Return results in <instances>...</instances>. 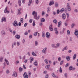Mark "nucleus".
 <instances>
[{
  "label": "nucleus",
  "instance_id": "1",
  "mask_svg": "<svg viewBox=\"0 0 78 78\" xmlns=\"http://www.w3.org/2000/svg\"><path fill=\"white\" fill-rule=\"evenodd\" d=\"M32 15L34 16V18L35 19H39L40 16H38L37 17V12L34 11L32 13Z\"/></svg>",
  "mask_w": 78,
  "mask_h": 78
},
{
  "label": "nucleus",
  "instance_id": "2",
  "mask_svg": "<svg viewBox=\"0 0 78 78\" xmlns=\"http://www.w3.org/2000/svg\"><path fill=\"white\" fill-rule=\"evenodd\" d=\"M12 24L13 26H15V27H17V26H18V24L17 23V22L16 21H15L14 22L12 23Z\"/></svg>",
  "mask_w": 78,
  "mask_h": 78
},
{
  "label": "nucleus",
  "instance_id": "3",
  "mask_svg": "<svg viewBox=\"0 0 78 78\" xmlns=\"http://www.w3.org/2000/svg\"><path fill=\"white\" fill-rule=\"evenodd\" d=\"M23 76H24V78H28V75H27L26 73H24V74L23 75Z\"/></svg>",
  "mask_w": 78,
  "mask_h": 78
},
{
  "label": "nucleus",
  "instance_id": "4",
  "mask_svg": "<svg viewBox=\"0 0 78 78\" xmlns=\"http://www.w3.org/2000/svg\"><path fill=\"white\" fill-rule=\"evenodd\" d=\"M8 9V7H6L4 10V12L5 13H7V14H8L9 12L8 11H7V9Z\"/></svg>",
  "mask_w": 78,
  "mask_h": 78
},
{
  "label": "nucleus",
  "instance_id": "5",
  "mask_svg": "<svg viewBox=\"0 0 78 78\" xmlns=\"http://www.w3.org/2000/svg\"><path fill=\"white\" fill-rule=\"evenodd\" d=\"M74 34L75 35V36H78V31L77 30H75V32H74Z\"/></svg>",
  "mask_w": 78,
  "mask_h": 78
},
{
  "label": "nucleus",
  "instance_id": "6",
  "mask_svg": "<svg viewBox=\"0 0 78 78\" xmlns=\"http://www.w3.org/2000/svg\"><path fill=\"white\" fill-rule=\"evenodd\" d=\"M49 30L50 31H53V28L52 27V25L51 24L49 27Z\"/></svg>",
  "mask_w": 78,
  "mask_h": 78
},
{
  "label": "nucleus",
  "instance_id": "7",
  "mask_svg": "<svg viewBox=\"0 0 78 78\" xmlns=\"http://www.w3.org/2000/svg\"><path fill=\"white\" fill-rule=\"evenodd\" d=\"M46 36L47 38H49L50 37V34L48 32H47L46 34Z\"/></svg>",
  "mask_w": 78,
  "mask_h": 78
},
{
  "label": "nucleus",
  "instance_id": "8",
  "mask_svg": "<svg viewBox=\"0 0 78 78\" xmlns=\"http://www.w3.org/2000/svg\"><path fill=\"white\" fill-rule=\"evenodd\" d=\"M12 76H15V77H16V76H17V72H14L13 73V74L12 75Z\"/></svg>",
  "mask_w": 78,
  "mask_h": 78
},
{
  "label": "nucleus",
  "instance_id": "9",
  "mask_svg": "<svg viewBox=\"0 0 78 78\" xmlns=\"http://www.w3.org/2000/svg\"><path fill=\"white\" fill-rule=\"evenodd\" d=\"M62 17L63 19H66V14H63L62 16Z\"/></svg>",
  "mask_w": 78,
  "mask_h": 78
},
{
  "label": "nucleus",
  "instance_id": "10",
  "mask_svg": "<svg viewBox=\"0 0 78 78\" xmlns=\"http://www.w3.org/2000/svg\"><path fill=\"white\" fill-rule=\"evenodd\" d=\"M54 4V2L53 1H50L49 4V6H51L52 5Z\"/></svg>",
  "mask_w": 78,
  "mask_h": 78
},
{
  "label": "nucleus",
  "instance_id": "11",
  "mask_svg": "<svg viewBox=\"0 0 78 78\" xmlns=\"http://www.w3.org/2000/svg\"><path fill=\"white\" fill-rule=\"evenodd\" d=\"M2 35H3V36H5V34H6V32H5V31L4 30H3L2 32Z\"/></svg>",
  "mask_w": 78,
  "mask_h": 78
},
{
  "label": "nucleus",
  "instance_id": "12",
  "mask_svg": "<svg viewBox=\"0 0 78 78\" xmlns=\"http://www.w3.org/2000/svg\"><path fill=\"white\" fill-rule=\"evenodd\" d=\"M32 3V0H29V3H28V6H30Z\"/></svg>",
  "mask_w": 78,
  "mask_h": 78
},
{
  "label": "nucleus",
  "instance_id": "13",
  "mask_svg": "<svg viewBox=\"0 0 78 78\" xmlns=\"http://www.w3.org/2000/svg\"><path fill=\"white\" fill-rule=\"evenodd\" d=\"M32 55H33V56H37L36 54H35L34 51L32 52Z\"/></svg>",
  "mask_w": 78,
  "mask_h": 78
},
{
  "label": "nucleus",
  "instance_id": "14",
  "mask_svg": "<svg viewBox=\"0 0 78 78\" xmlns=\"http://www.w3.org/2000/svg\"><path fill=\"white\" fill-rule=\"evenodd\" d=\"M66 58L67 61H69L70 60V57L68 56L66 57Z\"/></svg>",
  "mask_w": 78,
  "mask_h": 78
},
{
  "label": "nucleus",
  "instance_id": "15",
  "mask_svg": "<svg viewBox=\"0 0 78 78\" xmlns=\"http://www.w3.org/2000/svg\"><path fill=\"white\" fill-rule=\"evenodd\" d=\"M34 65L35 66H37V61H36L34 63Z\"/></svg>",
  "mask_w": 78,
  "mask_h": 78
},
{
  "label": "nucleus",
  "instance_id": "16",
  "mask_svg": "<svg viewBox=\"0 0 78 78\" xmlns=\"http://www.w3.org/2000/svg\"><path fill=\"white\" fill-rule=\"evenodd\" d=\"M76 54H75L73 57V59L74 60V59H75V58H76Z\"/></svg>",
  "mask_w": 78,
  "mask_h": 78
},
{
  "label": "nucleus",
  "instance_id": "17",
  "mask_svg": "<svg viewBox=\"0 0 78 78\" xmlns=\"http://www.w3.org/2000/svg\"><path fill=\"white\" fill-rule=\"evenodd\" d=\"M18 3L19 6H21V5L22 4V3L21 2V1L20 0H19L18 1Z\"/></svg>",
  "mask_w": 78,
  "mask_h": 78
},
{
  "label": "nucleus",
  "instance_id": "18",
  "mask_svg": "<svg viewBox=\"0 0 78 78\" xmlns=\"http://www.w3.org/2000/svg\"><path fill=\"white\" fill-rule=\"evenodd\" d=\"M18 15H20V9H18Z\"/></svg>",
  "mask_w": 78,
  "mask_h": 78
},
{
  "label": "nucleus",
  "instance_id": "19",
  "mask_svg": "<svg viewBox=\"0 0 78 78\" xmlns=\"http://www.w3.org/2000/svg\"><path fill=\"white\" fill-rule=\"evenodd\" d=\"M47 50V48H45L43 50V53H44L45 52L46 50Z\"/></svg>",
  "mask_w": 78,
  "mask_h": 78
},
{
  "label": "nucleus",
  "instance_id": "20",
  "mask_svg": "<svg viewBox=\"0 0 78 78\" xmlns=\"http://www.w3.org/2000/svg\"><path fill=\"white\" fill-rule=\"evenodd\" d=\"M37 33H38V32H36L34 33V36H37Z\"/></svg>",
  "mask_w": 78,
  "mask_h": 78
},
{
  "label": "nucleus",
  "instance_id": "21",
  "mask_svg": "<svg viewBox=\"0 0 78 78\" xmlns=\"http://www.w3.org/2000/svg\"><path fill=\"white\" fill-rule=\"evenodd\" d=\"M61 22L60 21L58 23V27H60V25H61Z\"/></svg>",
  "mask_w": 78,
  "mask_h": 78
},
{
  "label": "nucleus",
  "instance_id": "22",
  "mask_svg": "<svg viewBox=\"0 0 78 78\" xmlns=\"http://www.w3.org/2000/svg\"><path fill=\"white\" fill-rule=\"evenodd\" d=\"M59 72L60 73H62V68H61V67H60V69H59Z\"/></svg>",
  "mask_w": 78,
  "mask_h": 78
},
{
  "label": "nucleus",
  "instance_id": "23",
  "mask_svg": "<svg viewBox=\"0 0 78 78\" xmlns=\"http://www.w3.org/2000/svg\"><path fill=\"white\" fill-rule=\"evenodd\" d=\"M5 62H6L7 64V65H9V62H8V60L6 59H5Z\"/></svg>",
  "mask_w": 78,
  "mask_h": 78
},
{
  "label": "nucleus",
  "instance_id": "24",
  "mask_svg": "<svg viewBox=\"0 0 78 78\" xmlns=\"http://www.w3.org/2000/svg\"><path fill=\"white\" fill-rule=\"evenodd\" d=\"M19 70L20 72H21L23 70V68H22L20 67L19 69Z\"/></svg>",
  "mask_w": 78,
  "mask_h": 78
},
{
  "label": "nucleus",
  "instance_id": "25",
  "mask_svg": "<svg viewBox=\"0 0 78 78\" xmlns=\"http://www.w3.org/2000/svg\"><path fill=\"white\" fill-rule=\"evenodd\" d=\"M16 38H17L18 39H19L20 38V35H16Z\"/></svg>",
  "mask_w": 78,
  "mask_h": 78
},
{
  "label": "nucleus",
  "instance_id": "26",
  "mask_svg": "<svg viewBox=\"0 0 78 78\" xmlns=\"http://www.w3.org/2000/svg\"><path fill=\"white\" fill-rule=\"evenodd\" d=\"M50 7H48V8H47V9H48V10L47 11V12H50Z\"/></svg>",
  "mask_w": 78,
  "mask_h": 78
},
{
  "label": "nucleus",
  "instance_id": "27",
  "mask_svg": "<svg viewBox=\"0 0 78 78\" xmlns=\"http://www.w3.org/2000/svg\"><path fill=\"white\" fill-rule=\"evenodd\" d=\"M67 34H68V36H69V35H70V31H69V30H67Z\"/></svg>",
  "mask_w": 78,
  "mask_h": 78
},
{
  "label": "nucleus",
  "instance_id": "28",
  "mask_svg": "<svg viewBox=\"0 0 78 78\" xmlns=\"http://www.w3.org/2000/svg\"><path fill=\"white\" fill-rule=\"evenodd\" d=\"M54 23H55V24L58 23V22L57 21V20H54L53 21Z\"/></svg>",
  "mask_w": 78,
  "mask_h": 78
},
{
  "label": "nucleus",
  "instance_id": "29",
  "mask_svg": "<svg viewBox=\"0 0 78 78\" xmlns=\"http://www.w3.org/2000/svg\"><path fill=\"white\" fill-rule=\"evenodd\" d=\"M42 36L43 37H45V33L44 32H42Z\"/></svg>",
  "mask_w": 78,
  "mask_h": 78
},
{
  "label": "nucleus",
  "instance_id": "30",
  "mask_svg": "<svg viewBox=\"0 0 78 78\" xmlns=\"http://www.w3.org/2000/svg\"><path fill=\"white\" fill-rule=\"evenodd\" d=\"M52 76L53 77H54V78H55V77H56V75H55V74H54V73H52Z\"/></svg>",
  "mask_w": 78,
  "mask_h": 78
},
{
  "label": "nucleus",
  "instance_id": "31",
  "mask_svg": "<svg viewBox=\"0 0 78 78\" xmlns=\"http://www.w3.org/2000/svg\"><path fill=\"white\" fill-rule=\"evenodd\" d=\"M56 45H57V47L55 46V48H57V47H59V43L57 44H56Z\"/></svg>",
  "mask_w": 78,
  "mask_h": 78
},
{
  "label": "nucleus",
  "instance_id": "32",
  "mask_svg": "<svg viewBox=\"0 0 78 78\" xmlns=\"http://www.w3.org/2000/svg\"><path fill=\"white\" fill-rule=\"evenodd\" d=\"M44 15H45V12H44V11H43L42 12V13L41 14V15L42 16H44Z\"/></svg>",
  "mask_w": 78,
  "mask_h": 78
},
{
  "label": "nucleus",
  "instance_id": "33",
  "mask_svg": "<svg viewBox=\"0 0 78 78\" xmlns=\"http://www.w3.org/2000/svg\"><path fill=\"white\" fill-rule=\"evenodd\" d=\"M75 25V24L74 23H73L71 26V28H73V27H74Z\"/></svg>",
  "mask_w": 78,
  "mask_h": 78
},
{
  "label": "nucleus",
  "instance_id": "34",
  "mask_svg": "<svg viewBox=\"0 0 78 78\" xmlns=\"http://www.w3.org/2000/svg\"><path fill=\"white\" fill-rule=\"evenodd\" d=\"M69 70H72V66H70Z\"/></svg>",
  "mask_w": 78,
  "mask_h": 78
},
{
  "label": "nucleus",
  "instance_id": "35",
  "mask_svg": "<svg viewBox=\"0 0 78 78\" xmlns=\"http://www.w3.org/2000/svg\"><path fill=\"white\" fill-rule=\"evenodd\" d=\"M55 5L56 7H58V3L56 2L55 4Z\"/></svg>",
  "mask_w": 78,
  "mask_h": 78
},
{
  "label": "nucleus",
  "instance_id": "36",
  "mask_svg": "<svg viewBox=\"0 0 78 78\" xmlns=\"http://www.w3.org/2000/svg\"><path fill=\"white\" fill-rule=\"evenodd\" d=\"M33 26H35V21L34 20L33 23Z\"/></svg>",
  "mask_w": 78,
  "mask_h": 78
},
{
  "label": "nucleus",
  "instance_id": "37",
  "mask_svg": "<svg viewBox=\"0 0 78 78\" xmlns=\"http://www.w3.org/2000/svg\"><path fill=\"white\" fill-rule=\"evenodd\" d=\"M67 46H66L64 48V49H63L62 51H64V50H67Z\"/></svg>",
  "mask_w": 78,
  "mask_h": 78
},
{
  "label": "nucleus",
  "instance_id": "38",
  "mask_svg": "<svg viewBox=\"0 0 78 78\" xmlns=\"http://www.w3.org/2000/svg\"><path fill=\"white\" fill-rule=\"evenodd\" d=\"M64 9L63 8H62L60 11V12H63L64 11Z\"/></svg>",
  "mask_w": 78,
  "mask_h": 78
},
{
  "label": "nucleus",
  "instance_id": "39",
  "mask_svg": "<svg viewBox=\"0 0 78 78\" xmlns=\"http://www.w3.org/2000/svg\"><path fill=\"white\" fill-rule=\"evenodd\" d=\"M49 67H50V65L46 66H45V68H46V69H48V68H49Z\"/></svg>",
  "mask_w": 78,
  "mask_h": 78
},
{
  "label": "nucleus",
  "instance_id": "40",
  "mask_svg": "<svg viewBox=\"0 0 78 78\" xmlns=\"http://www.w3.org/2000/svg\"><path fill=\"white\" fill-rule=\"evenodd\" d=\"M3 57H1L0 58V61H1V62H2V60H3Z\"/></svg>",
  "mask_w": 78,
  "mask_h": 78
},
{
  "label": "nucleus",
  "instance_id": "41",
  "mask_svg": "<svg viewBox=\"0 0 78 78\" xmlns=\"http://www.w3.org/2000/svg\"><path fill=\"white\" fill-rule=\"evenodd\" d=\"M28 24V23H25L24 25V27H27V25Z\"/></svg>",
  "mask_w": 78,
  "mask_h": 78
},
{
  "label": "nucleus",
  "instance_id": "42",
  "mask_svg": "<svg viewBox=\"0 0 78 78\" xmlns=\"http://www.w3.org/2000/svg\"><path fill=\"white\" fill-rule=\"evenodd\" d=\"M37 44H38V42H37V41H35V45L36 46L37 45Z\"/></svg>",
  "mask_w": 78,
  "mask_h": 78
},
{
  "label": "nucleus",
  "instance_id": "43",
  "mask_svg": "<svg viewBox=\"0 0 78 78\" xmlns=\"http://www.w3.org/2000/svg\"><path fill=\"white\" fill-rule=\"evenodd\" d=\"M63 62H64V61H61L60 63V65H62V64H63Z\"/></svg>",
  "mask_w": 78,
  "mask_h": 78
},
{
  "label": "nucleus",
  "instance_id": "44",
  "mask_svg": "<svg viewBox=\"0 0 78 78\" xmlns=\"http://www.w3.org/2000/svg\"><path fill=\"white\" fill-rule=\"evenodd\" d=\"M35 2L37 4H38L39 3V0H36Z\"/></svg>",
  "mask_w": 78,
  "mask_h": 78
},
{
  "label": "nucleus",
  "instance_id": "45",
  "mask_svg": "<svg viewBox=\"0 0 78 78\" xmlns=\"http://www.w3.org/2000/svg\"><path fill=\"white\" fill-rule=\"evenodd\" d=\"M69 66V63H67L65 67H67V66Z\"/></svg>",
  "mask_w": 78,
  "mask_h": 78
},
{
  "label": "nucleus",
  "instance_id": "46",
  "mask_svg": "<svg viewBox=\"0 0 78 78\" xmlns=\"http://www.w3.org/2000/svg\"><path fill=\"white\" fill-rule=\"evenodd\" d=\"M64 75H65V77H66V78L67 77V73H65Z\"/></svg>",
  "mask_w": 78,
  "mask_h": 78
},
{
  "label": "nucleus",
  "instance_id": "47",
  "mask_svg": "<svg viewBox=\"0 0 78 78\" xmlns=\"http://www.w3.org/2000/svg\"><path fill=\"white\" fill-rule=\"evenodd\" d=\"M6 20H1V22H6Z\"/></svg>",
  "mask_w": 78,
  "mask_h": 78
},
{
  "label": "nucleus",
  "instance_id": "48",
  "mask_svg": "<svg viewBox=\"0 0 78 78\" xmlns=\"http://www.w3.org/2000/svg\"><path fill=\"white\" fill-rule=\"evenodd\" d=\"M67 8H70V6H69V3H67Z\"/></svg>",
  "mask_w": 78,
  "mask_h": 78
},
{
  "label": "nucleus",
  "instance_id": "49",
  "mask_svg": "<svg viewBox=\"0 0 78 78\" xmlns=\"http://www.w3.org/2000/svg\"><path fill=\"white\" fill-rule=\"evenodd\" d=\"M59 12H60V11H59V10H57V14H59Z\"/></svg>",
  "mask_w": 78,
  "mask_h": 78
},
{
  "label": "nucleus",
  "instance_id": "50",
  "mask_svg": "<svg viewBox=\"0 0 78 78\" xmlns=\"http://www.w3.org/2000/svg\"><path fill=\"white\" fill-rule=\"evenodd\" d=\"M44 61H45V63H46L47 64H48V62H47V60L45 59V60H44Z\"/></svg>",
  "mask_w": 78,
  "mask_h": 78
},
{
  "label": "nucleus",
  "instance_id": "51",
  "mask_svg": "<svg viewBox=\"0 0 78 78\" xmlns=\"http://www.w3.org/2000/svg\"><path fill=\"white\" fill-rule=\"evenodd\" d=\"M40 25L41 26H42V23L41 22H40Z\"/></svg>",
  "mask_w": 78,
  "mask_h": 78
},
{
  "label": "nucleus",
  "instance_id": "52",
  "mask_svg": "<svg viewBox=\"0 0 78 78\" xmlns=\"http://www.w3.org/2000/svg\"><path fill=\"white\" fill-rule=\"evenodd\" d=\"M15 34H16V31H14L13 32V35H15Z\"/></svg>",
  "mask_w": 78,
  "mask_h": 78
},
{
  "label": "nucleus",
  "instance_id": "53",
  "mask_svg": "<svg viewBox=\"0 0 78 78\" xmlns=\"http://www.w3.org/2000/svg\"><path fill=\"white\" fill-rule=\"evenodd\" d=\"M66 16H67V18H69V13H66Z\"/></svg>",
  "mask_w": 78,
  "mask_h": 78
},
{
  "label": "nucleus",
  "instance_id": "54",
  "mask_svg": "<svg viewBox=\"0 0 78 78\" xmlns=\"http://www.w3.org/2000/svg\"><path fill=\"white\" fill-rule=\"evenodd\" d=\"M23 67L24 69H26V67L25 66V65H23Z\"/></svg>",
  "mask_w": 78,
  "mask_h": 78
},
{
  "label": "nucleus",
  "instance_id": "55",
  "mask_svg": "<svg viewBox=\"0 0 78 78\" xmlns=\"http://www.w3.org/2000/svg\"><path fill=\"white\" fill-rule=\"evenodd\" d=\"M6 73H9V71L8 70H7L6 71Z\"/></svg>",
  "mask_w": 78,
  "mask_h": 78
},
{
  "label": "nucleus",
  "instance_id": "56",
  "mask_svg": "<svg viewBox=\"0 0 78 78\" xmlns=\"http://www.w3.org/2000/svg\"><path fill=\"white\" fill-rule=\"evenodd\" d=\"M48 78V74H46V77L45 78Z\"/></svg>",
  "mask_w": 78,
  "mask_h": 78
},
{
  "label": "nucleus",
  "instance_id": "57",
  "mask_svg": "<svg viewBox=\"0 0 78 78\" xmlns=\"http://www.w3.org/2000/svg\"><path fill=\"white\" fill-rule=\"evenodd\" d=\"M24 34L25 35H27L28 34V32H26L24 33Z\"/></svg>",
  "mask_w": 78,
  "mask_h": 78
},
{
  "label": "nucleus",
  "instance_id": "58",
  "mask_svg": "<svg viewBox=\"0 0 78 78\" xmlns=\"http://www.w3.org/2000/svg\"><path fill=\"white\" fill-rule=\"evenodd\" d=\"M53 13L54 14V15H56V13L55 12H53Z\"/></svg>",
  "mask_w": 78,
  "mask_h": 78
},
{
  "label": "nucleus",
  "instance_id": "59",
  "mask_svg": "<svg viewBox=\"0 0 78 78\" xmlns=\"http://www.w3.org/2000/svg\"><path fill=\"white\" fill-rule=\"evenodd\" d=\"M2 20H6V18L5 17H3L2 18Z\"/></svg>",
  "mask_w": 78,
  "mask_h": 78
},
{
  "label": "nucleus",
  "instance_id": "60",
  "mask_svg": "<svg viewBox=\"0 0 78 78\" xmlns=\"http://www.w3.org/2000/svg\"><path fill=\"white\" fill-rule=\"evenodd\" d=\"M23 3H25V0H22Z\"/></svg>",
  "mask_w": 78,
  "mask_h": 78
},
{
  "label": "nucleus",
  "instance_id": "61",
  "mask_svg": "<svg viewBox=\"0 0 78 78\" xmlns=\"http://www.w3.org/2000/svg\"><path fill=\"white\" fill-rule=\"evenodd\" d=\"M68 9L69 11H70L71 10V9H70V7L68 8Z\"/></svg>",
  "mask_w": 78,
  "mask_h": 78
},
{
  "label": "nucleus",
  "instance_id": "62",
  "mask_svg": "<svg viewBox=\"0 0 78 78\" xmlns=\"http://www.w3.org/2000/svg\"><path fill=\"white\" fill-rule=\"evenodd\" d=\"M61 58L60 57H59L58 58V60L59 61H61Z\"/></svg>",
  "mask_w": 78,
  "mask_h": 78
},
{
  "label": "nucleus",
  "instance_id": "63",
  "mask_svg": "<svg viewBox=\"0 0 78 78\" xmlns=\"http://www.w3.org/2000/svg\"><path fill=\"white\" fill-rule=\"evenodd\" d=\"M53 64L54 65V66L55 65V64H56V62H55V61H54L53 62Z\"/></svg>",
  "mask_w": 78,
  "mask_h": 78
},
{
  "label": "nucleus",
  "instance_id": "64",
  "mask_svg": "<svg viewBox=\"0 0 78 78\" xmlns=\"http://www.w3.org/2000/svg\"><path fill=\"white\" fill-rule=\"evenodd\" d=\"M45 21V20H41V22H44Z\"/></svg>",
  "mask_w": 78,
  "mask_h": 78
}]
</instances>
